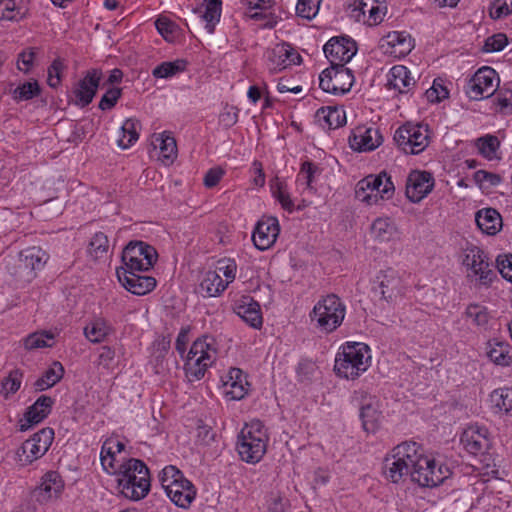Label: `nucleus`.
I'll return each instance as SVG.
<instances>
[{
  "label": "nucleus",
  "instance_id": "obj_17",
  "mask_svg": "<svg viewBox=\"0 0 512 512\" xmlns=\"http://www.w3.org/2000/svg\"><path fill=\"white\" fill-rule=\"evenodd\" d=\"M280 233L279 221L276 217L263 216L258 220L253 233L252 241L254 246L261 251L271 248Z\"/></svg>",
  "mask_w": 512,
  "mask_h": 512
},
{
  "label": "nucleus",
  "instance_id": "obj_18",
  "mask_svg": "<svg viewBox=\"0 0 512 512\" xmlns=\"http://www.w3.org/2000/svg\"><path fill=\"white\" fill-rule=\"evenodd\" d=\"M434 177L430 172L413 170L406 180V196L414 203L424 199L434 187Z\"/></svg>",
  "mask_w": 512,
  "mask_h": 512
},
{
  "label": "nucleus",
  "instance_id": "obj_45",
  "mask_svg": "<svg viewBox=\"0 0 512 512\" xmlns=\"http://www.w3.org/2000/svg\"><path fill=\"white\" fill-rule=\"evenodd\" d=\"M205 12L202 15L203 20L206 22L205 29L209 34H213L216 24L220 21L222 11L221 0H204Z\"/></svg>",
  "mask_w": 512,
  "mask_h": 512
},
{
  "label": "nucleus",
  "instance_id": "obj_38",
  "mask_svg": "<svg viewBox=\"0 0 512 512\" xmlns=\"http://www.w3.org/2000/svg\"><path fill=\"white\" fill-rule=\"evenodd\" d=\"M316 118L324 129H336L345 123L344 110L337 107H321L316 112Z\"/></svg>",
  "mask_w": 512,
  "mask_h": 512
},
{
  "label": "nucleus",
  "instance_id": "obj_27",
  "mask_svg": "<svg viewBox=\"0 0 512 512\" xmlns=\"http://www.w3.org/2000/svg\"><path fill=\"white\" fill-rule=\"evenodd\" d=\"M235 313L253 328H260L263 323L260 305L250 297H243L235 304Z\"/></svg>",
  "mask_w": 512,
  "mask_h": 512
},
{
  "label": "nucleus",
  "instance_id": "obj_1",
  "mask_svg": "<svg viewBox=\"0 0 512 512\" xmlns=\"http://www.w3.org/2000/svg\"><path fill=\"white\" fill-rule=\"evenodd\" d=\"M113 474L117 475L119 492L127 499L139 501L150 491L149 469L140 459L123 460Z\"/></svg>",
  "mask_w": 512,
  "mask_h": 512
},
{
  "label": "nucleus",
  "instance_id": "obj_2",
  "mask_svg": "<svg viewBox=\"0 0 512 512\" xmlns=\"http://www.w3.org/2000/svg\"><path fill=\"white\" fill-rule=\"evenodd\" d=\"M370 349L364 343H346L335 358L334 371L345 379L354 380L370 366Z\"/></svg>",
  "mask_w": 512,
  "mask_h": 512
},
{
  "label": "nucleus",
  "instance_id": "obj_24",
  "mask_svg": "<svg viewBox=\"0 0 512 512\" xmlns=\"http://www.w3.org/2000/svg\"><path fill=\"white\" fill-rule=\"evenodd\" d=\"M64 488L61 476L56 471H49L41 479V483L35 491L38 502L46 503L57 499Z\"/></svg>",
  "mask_w": 512,
  "mask_h": 512
},
{
  "label": "nucleus",
  "instance_id": "obj_10",
  "mask_svg": "<svg viewBox=\"0 0 512 512\" xmlns=\"http://www.w3.org/2000/svg\"><path fill=\"white\" fill-rule=\"evenodd\" d=\"M158 257L156 249L143 242L131 241L122 252L123 267L119 269H129L133 272H145L150 270Z\"/></svg>",
  "mask_w": 512,
  "mask_h": 512
},
{
  "label": "nucleus",
  "instance_id": "obj_53",
  "mask_svg": "<svg viewBox=\"0 0 512 512\" xmlns=\"http://www.w3.org/2000/svg\"><path fill=\"white\" fill-rule=\"evenodd\" d=\"M155 26L157 31L166 41L173 42L176 39L179 27L175 22L171 21L167 17L158 18L155 21Z\"/></svg>",
  "mask_w": 512,
  "mask_h": 512
},
{
  "label": "nucleus",
  "instance_id": "obj_15",
  "mask_svg": "<svg viewBox=\"0 0 512 512\" xmlns=\"http://www.w3.org/2000/svg\"><path fill=\"white\" fill-rule=\"evenodd\" d=\"M356 42L347 36L332 37L323 47L331 65L345 66L357 53Z\"/></svg>",
  "mask_w": 512,
  "mask_h": 512
},
{
  "label": "nucleus",
  "instance_id": "obj_19",
  "mask_svg": "<svg viewBox=\"0 0 512 512\" xmlns=\"http://www.w3.org/2000/svg\"><path fill=\"white\" fill-rule=\"evenodd\" d=\"M357 395L363 428L367 432H375L382 418L379 400L366 392H359Z\"/></svg>",
  "mask_w": 512,
  "mask_h": 512
},
{
  "label": "nucleus",
  "instance_id": "obj_11",
  "mask_svg": "<svg viewBox=\"0 0 512 512\" xmlns=\"http://www.w3.org/2000/svg\"><path fill=\"white\" fill-rule=\"evenodd\" d=\"M394 141L404 153L419 154L428 146V129L420 124L406 123L396 130Z\"/></svg>",
  "mask_w": 512,
  "mask_h": 512
},
{
  "label": "nucleus",
  "instance_id": "obj_7",
  "mask_svg": "<svg viewBox=\"0 0 512 512\" xmlns=\"http://www.w3.org/2000/svg\"><path fill=\"white\" fill-rule=\"evenodd\" d=\"M48 259V254L40 247H29L9 263L8 272L17 284L24 286L37 277L38 271L44 268Z\"/></svg>",
  "mask_w": 512,
  "mask_h": 512
},
{
  "label": "nucleus",
  "instance_id": "obj_9",
  "mask_svg": "<svg viewBox=\"0 0 512 512\" xmlns=\"http://www.w3.org/2000/svg\"><path fill=\"white\" fill-rule=\"evenodd\" d=\"M395 187L391 177L385 172L368 175L357 183L356 198L368 205L377 204L380 199H391Z\"/></svg>",
  "mask_w": 512,
  "mask_h": 512
},
{
  "label": "nucleus",
  "instance_id": "obj_50",
  "mask_svg": "<svg viewBox=\"0 0 512 512\" xmlns=\"http://www.w3.org/2000/svg\"><path fill=\"white\" fill-rule=\"evenodd\" d=\"M500 146V142L496 136L486 135L476 140V147L479 154L488 160L496 157V151Z\"/></svg>",
  "mask_w": 512,
  "mask_h": 512
},
{
  "label": "nucleus",
  "instance_id": "obj_20",
  "mask_svg": "<svg viewBox=\"0 0 512 512\" xmlns=\"http://www.w3.org/2000/svg\"><path fill=\"white\" fill-rule=\"evenodd\" d=\"M383 142V137L378 128L358 126L352 130L349 136L351 149L358 152L373 151Z\"/></svg>",
  "mask_w": 512,
  "mask_h": 512
},
{
  "label": "nucleus",
  "instance_id": "obj_60",
  "mask_svg": "<svg viewBox=\"0 0 512 512\" xmlns=\"http://www.w3.org/2000/svg\"><path fill=\"white\" fill-rule=\"evenodd\" d=\"M65 65L60 58L55 59L48 68L47 83L52 88H57L61 83V74Z\"/></svg>",
  "mask_w": 512,
  "mask_h": 512
},
{
  "label": "nucleus",
  "instance_id": "obj_22",
  "mask_svg": "<svg viewBox=\"0 0 512 512\" xmlns=\"http://www.w3.org/2000/svg\"><path fill=\"white\" fill-rule=\"evenodd\" d=\"M373 290L385 301L393 302L402 293L401 279L398 273L391 268L381 270L376 276Z\"/></svg>",
  "mask_w": 512,
  "mask_h": 512
},
{
  "label": "nucleus",
  "instance_id": "obj_8",
  "mask_svg": "<svg viewBox=\"0 0 512 512\" xmlns=\"http://www.w3.org/2000/svg\"><path fill=\"white\" fill-rule=\"evenodd\" d=\"M345 314L346 307L341 299L335 294H329L315 304L310 316L319 329L331 333L342 324Z\"/></svg>",
  "mask_w": 512,
  "mask_h": 512
},
{
  "label": "nucleus",
  "instance_id": "obj_41",
  "mask_svg": "<svg viewBox=\"0 0 512 512\" xmlns=\"http://www.w3.org/2000/svg\"><path fill=\"white\" fill-rule=\"evenodd\" d=\"M290 45L287 43L277 44L268 53L269 69L273 72L281 71L289 66Z\"/></svg>",
  "mask_w": 512,
  "mask_h": 512
},
{
  "label": "nucleus",
  "instance_id": "obj_4",
  "mask_svg": "<svg viewBox=\"0 0 512 512\" xmlns=\"http://www.w3.org/2000/svg\"><path fill=\"white\" fill-rule=\"evenodd\" d=\"M268 434L259 421H251L241 429L237 440L240 458L247 463H258L266 453Z\"/></svg>",
  "mask_w": 512,
  "mask_h": 512
},
{
  "label": "nucleus",
  "instance_id": "obj_31",
  "mask_svg": "<svg viewBox=\"0 0 512 512\" xmlns=\"http://www.w3.org/2000/svg\"><path fill=\"white\" fill-rule=\"evenodd\" d=\"M370 232L374 240L378 242H389L399 236L396 224L389 217L376 218L371 224Z\"/></svg>",
  "mask_w": 512,
  "mask_h": 512
},
{
  "label": "nucleus",
  "instance_id": "obj_21",
  "mask_svg": "<svg viewBox=\"0 0 512 512\" xmlns=\"http://www.w3.org/2000/svg\"><path fill=\"white\" fill-rule=\"evenodd\" d=\"M460 440L464 449L472 455L484 454L491 445L488 429L479 425L467 427Z\"/></svg>",
  "mask_w": 512,
  "mask_h": 512
},
{
  "label": "nucleus",
  "instance_id": "obj_25",
  "mask_svg": "<svg viewBox=\"0 0 512 512\" xmlns=\"http://www.w3.org/2000/svg\"><path fill=\"white\" fill-rule=\"evenodd\" d=\"M224 392L232 400H240L248 392L246 376L239 368H230L227 375L223 377Z\"/></svg>",
  "mask_w": 512,
  "mask_h": 512
},
{
  "label": "nucleus",
  "instance_id": "obj_52",
  "mask_svg": "<svg viewBox=\"0 0 512 512\" xmlns=\"http://www.w3.org/2000/svg\"><path fill=\"white\" fill-rule=\"evenodd\" d=\"M465 314L468 319L480 327L486 326L490 319L488 309L479 304H470L466 308Z\"/></svg>",
  "mask_w": 512,
  "mask_h": 512
},
{
  "label": "nucleus",
  "instance_id": "obj_35",
  "mask_svg": "<svg viewBox=\"0 0 512 512\" xmlns=\"http://www.w3.org/2000/svg\"><path fill=\"white\" fill-rule=\"evenodd\" d=\"M125 449V445L120 441L106 440L101 448L100 460L103 469L107 473H114L116 471V453H121Z\"/></svg>",
  "mask_w": 512,
  "mask_h": 512
},
{
  "label": "nucleus",
  "instance_id": "obj_16",
  "mask_svg": "<svg viewBox=\"0 0 512 512\" xmlns=\"http://www.w3.org/2000/svg\"><path fill=\"white\" fill-rule=\"evenodd\" d=\"M54 439V431L51 428H43L31 438L24 441L18 453L19 457L24 456L25 463H32L41 458L49 449Z\"/></svg>",
  "mask_w": 512,
  "mask_h": 512
},
{
  "label": "nucleus",
  "instance_id": "obj_12",
  "mask_svg": "<svg viewBox=\"0 0 512 512\" xmlns=\"http://www.w3.org/2000/svg\"><path fill=\"white\" fill-rule=\"evenodd\" d=\"M450 468L435 459L423 455L412 471V481L421 487H436L451 476Z\"/></svg>",
  "mask_w": 512,
  "mask_h": 512
},
{
  "label": "nucleus",
  "instance_id": "obj_39",
  "mask_svg": "<svg viewBox=\"0 0 512 512\" xmlns=\"http://www.w3.org/2000/svg\"><path fill=\"white\" fill-rule=\"evenodd\" d=\"M54 400L50 396L42 395L30 406L25 413V418L30 424H38L51 412Z\"/></svg>",
  "mask_w": 512,
  "mask_h": 512
},
{
  "label": "nucleus",
  "instance_id": "obj_30",
  "mask_svg": "<svg viewBox=\"0 0 512 512\" xmlns=\"http://www.w3.org/2000/svg\"><path fill=\"white\" fill-rule=\"evenodd\" d=\"M391 453L395 455L398 460L407 463L410 470H414L420 458L424 455L421 446L413 441H405L395 446Z\"/></svg>",
  "mask_w": 512,
  "mask_h": 512
},
{
  "label": "nucleus",
  "instance_id": "obj_59",
  "mask_svg": "<svg viewBox=\"0 0 512 512\" xmlns=\"http://www.w3.org/2000/svg\"><path fill=\"white\" fill-rule=\"evenodd\" d=\"M273 195L279 201L282 208L291 212L294 209V203L290 198L289 193L286 191L285 185L278 181L272 186Z\"/></svg>",
  "mask_w": 512,
  "mask_h": 512
},
{
  "label": "nucleus",
  "instance_id": "obj_5",
  "mask_svg": "<svg viewBox=\"0 0 512 512\" xmlns=\"http://www.w3.org/2000/svg\"><path fill=\"white\" fill-rule=\"evenodd\" d=\"M166 495L178 507L187 509L196 497L194 485L175 466L168 465L159 474Z\"/></svg>",
  "mask_w": 512,
  "mask_h": 512
},
{
  "label": "nucleus",
  "instance_id": "obj_34",
  "mask_svg": "<svg viewBox=\"0 0 512 512\" xmlns=\"http://www.w3.org/2000/svg\"><path fill=\"white\" fill-rule=\"evenodd\" d=\"M245 4L250 11H255L254 13H250L249 17L252 19H266L264 23V28H273L277 24V18L273 16L269 10L274 5V0H245Z\"/></svg>",
  "mask_w": 512,
  "mask_h": 512
},
{
  "label": "nucleus",
  "instance_id": "obj_58",
  "mask_svg": "<svg viewBox=\"0 0 512 512\" xmlns=\"http://www.w3.org/2000/svg\"><path fill=\"white\" fill-rule=\"evenodd\" d=\"M237 265L236 262L232 259H221L218 261L216 270L214 272H219V274L225 277L224 283H231L236 276Z\"/></svg>",
  "mask_w": 512,
  "mask_h": 512
},
{
  "label": "nucleus",
  "instance_id": "obj_14",
  "mask_svg": "<svg viewBox=\"0 0 512 512\" xmlns=\"http://www.w3.org/2000/svg\"><path fill=\"white\" fill-rule=\"evenodd\" d=\"M499 78L496 71L488 66L478 69L466 84L465 92L472 100L490 97L496 91Z\"/></svg>",
  "mask_w": 512,
  "mask_h": 512
},
{
  "label": "nucleus",
  "instance_id": "obj_51",
  "mask_svg": "<svg viewBox=\"0 0 512 512\" xmlns=\"http://www.w3.org/2000/svg\"><path fill=\"white\" fill-rule=\"evenodd\" d=\"M386 39L390 46L394 48L398 47V53L402 55L408 54L413 47L410 35L406 34L405 32H391L387 35Z\"/></svg>",
  "mask_w": 512,
  "mask_h": 512
},
{
  "label": "nucleus",
  "instance_id": "obj_29",
  "mask_svg": "<svg viewBox=\"0 0 512 512\" xmlns=\"http://www.w3.org/2000/svg\"><path fill=\"white\" fill-rule=\"evenodd\" d=\"M511 349L508 342L491 339L486 344V355L495 365L507 367L512 364Z\"/></svg>",
  "mask_w": 512,
  "mask_h": 512
},
{
  "label": "nucleus",
  "instance_id": "obj_62",
  "mask_svg": "<svg viewBox=\"0 0 512 512\" xmlns=\"http://www.w3.org/2000/svg\"><path fill=\"white\" fill-rule=\"evenodd\" d=\"M512 13V0H495L490 8V16L500 19Z\"/></svg>",
  "mask_w": 512,
  "mask_h": 512
},
{
  "label": "nucleus",
  "instance_id": "obj_61",
  "mask_svg": "<svg viewBox=\"0 0 512 512\" xmlns=\"http://www.w3.org/2000/svg\"><path fill=\"white\" fill-rule=\"evenodd\" d=\"M508 44L507 36L503 33L494 34L488 37L485 41L483 51L485 52H499L502 51Z\"/></svg>",
  "mask_w": 512,
  "mask_h": 512
},
{
  "label": "nucleus",
  "instance_id": "obj_13",
  "mask_svg": "<svg viewBox=\"0 0 512 512\" xmlns=\"http://www.w3.org/2000/svg\"><path fill=\"white\" fill-rule=\"evenodd\" d=\"M354 80L351 69L343 65H331L320 74L319 85L325 92L342 95L350 91Z\"/></svg>",
  "mask_w": 512,
  "mask_h": 512
},
{
  "label": "nucleus",
  "instance_id": "obj_57",
  "mask_svg": "<svg viewBox=\"0 0 512 512\" xmlns=\"http://www.w3.org/2000/svg\"><path fill=\"white\" fill-rule=\"evenodd\" d=\"M319 172V168L316 164L310 161H305L301 165V169L297 176V182L305 185L306 188H312V182L315 173Z\"/></svg>",
  "mask_w": 512,
  "mask_h": 512
},
{
  "label": "nucleus",
  "instance_id": "obj_46",
  "mask_svg": "<svg viewBox=\"0 0 512 512\" xmlns=\"http://www.w3.org/2000/svg\"><path fill=\"white\" fill-rule=\"evenodd\" d=\"M200 287L208 297H215L227 288V283H224L219 272L208 271L205 274Z\"/></svg>",
  "mask_w": 512,
  "mask_h": 512
},
{
  "label": "nucleus",
  "instance_id": "obj_40",
  "mask_svg": "<svg viewBox=\"0 0 512 512\" xmlns=\"http://www.w3.org/2000/svg\"><path fill=\"white\" fill-rule=\"evenodd\" d=\"M64 372L63 365L58 361H54L42 377L35 381V389L37 391H44L53 387L63 378Z\"/></svg>",
  "mask_w": 512,
  "mask_h": 512
},
{
  "label": "nucleus",
  "instance_id": "obj_28",
  "mask_svg": "<svg viewBox=\"0 0 512 512\" xmlns=\"http://www.w3.org/2000/svg\"><path fill=\"white\" fill-rule=\"evenodd\" d=\"M416 81L411 72L403 65H395L389 73L388 85L400 94H408L415 86Z\"/></svg>",
  "mask_w": 512,
  "mask_h": 512
},
{
  "label": "nucleus",
  "instance_id": "obj_63",
  "mask_svg": "<svg viewBox=\"0 0 512 512\" xmlns=\"http://www.w3.org/2000/svg\"><path fill=\"white\" fill-rule=\"evenodd\" d=\"M120 96L121 89L115 87L108 89L99 102V108L101 110H109L113 108L116 105Z\"/></svg>",
  "mask_w": 512,
  "mask_h": 512
},
{
  "label": "nucleus",
  "instance_id": "obj_3",
  "mask_svg": "<svg viewBox=\"0 0 512 512\" xmlns=\"http://www.w3.org/2000/svg\"><path fill=\"white\" fill-rule=\"evenodd\" d=\"M217 357L216 341L211 336L195 340L187 354L184 365L186 377L190 382L202 379Z\"/></svg>",
  "mask_w": 512,
  "mask_h": 512
},
{
  "label": "nucleus",
  "instance_id": "obj_47",
  "mask_svg": "<svg viewBox=\"0 0 512 512\" xmlns=\"http://www.w3.org/2000/svg\"><path fill=\"white\" fill-rule=\"evenodd\" d=\"M41 92L37 80H30L19 84L10 91L11 97L16 102L28 101L38 96Z\"/></svg>",
  "mask_w": 512,
  "mask_h": 512
},
{
  "label": "nucleus",
  "instance_id": "obj_6",
  "mask_svg": "<svg viewBox=\"0 0 512 512\" xmlns=\"http://www.w3.org/2000/svg\"><path fill=\"white\" fill-rule=\"evenodd\" d=\"M462 264L467 278L476 286H490L496 278L487 254L477 245L467 242L461 251Z\"/></svg>",
  "mask_w": 512,
  "mask_h": 512
},
{
  "label": "nucleus",
  "instance_id": "obj_36",
  "mask_svg": "<svg viewBox=\"0 0 512 512\" xmlns=\"http://www.w3.org/2000/svg\"><path fill=\"white\" fill-rule=\"evenodd\" d=\"M27 13L25 0H0V20L19 22Z\"/></svg>",
  "mask_w": 512,
  "mask_h": 512
},
{
  "label": "nucleus",
  "instance_id": "obj_33",
  "mask_svg": "<svg viewBox=\"0 0 512 512\" xmlns=\"http://www.w3.org/2000/svg\"><path fill=\"white\" fill-rule=\"evenodd\" d=\"M412 471L407 463L398 460L391 452L384 459V474L393 483H399L407 476L412 478Z\"/></svg>",
  "mask_w": 512,
  "mask_h": 512
},
{
  "label": "nucleus",
  "instance_id": "obj_55",
  "mask_svg": "<svg viewBox=\"0 0 512 512\" xmlns=\"http://www.w3.org/2000/svg\"><path fill=\"white\" fill-rule=\"evenodd\" d=\"M23 373L19 369L10 371L7 377L2 381V393L7 397L9 394L16 393L22 382Z\"/></svg>",
  "mask_w": 512,
  "mask_h": 512
},
{
  "label": "nucleus",
  "instance_id": "obj_43",
  "mask_svg": "<svg viewBox=\"0 0 512 512\" xmlns=\"http://www.w3.org/2000/svg\"><path fill=\"white\" fill-rule=\"evenodd\" d=\"M112 332L111 325L102 318L93 320L84 328L86 338L92 343H100Z\"/></svg>",
  "mask_w": 512,
  "mask_h": 512
},
{
  "label": "nucleus",
  "instance_id": "obj_56",
  "mask_svg": "<svg viewBox=\"0 0 512 512\" xmlns=\"http://www.w3.org/2000/svg\"><path fill=\"white\" fill-rule=\"evenodd\" d=\"M320 0H298L296 13L299 17L311 20L316 16Z\"/></svg>",
  "mask_w": 512,
  "mask_h": 512
},
{
  "label": "nucleus",
  "instance_id": "obj_32",
  "mask_svg": "<svg viewBox=\"0 0 512 512\" xmlns=\"http://www.w3.org/2000/svg\"><path fill=\"white\" fill-rule=\"evenodd\" d=\"M475 221L479 229L487 235H495L502 228V218L497 210L486 208L476 213Z\"/></svg>",
  "mask_w": 512,
  "mask_h": 512
},
{
  "label": "nucleus",
  "instance_id": "obj_54",
  "mask_svg": "<svg viewBox=\"0 0 512 512\" xmlns=\"http://www.w3.org/2000/svg\"><path fill=\"white\" fill-rule=\"evenodd\" d=\"M108 243V238L104 233H96L89 243L88 251L90 255L95 259L103 257L108 251Z\"/></svg>",
  "mask_w": 512,
  "mask_h": 512
},
{
  "label": "nucleus",
  "instance_id": "obj_49",
  "mask_svg": "<svg viewBox=\"0 0 512 512\" xmlns=\"http://www.w3.org/2000/svg\"><path fill=\"white\" fill-rule=\"evenodd\" d=\"M55 335L50 331H38L29 334L24 339V347L27 350H35L39 348L52 347Z\"/></svg>",
  "mask_w": 512,
  "mask_h": 512
},
{
  "label": "nucleus",
  "instance_id": "obj_48",
  "mask_svg": "<svg viewBox=\"0 0 512 512\" xmlns=\"http://www.w3.org/2000/svg\"><path fill=\"white\" fill-rule=\"evenodd\" d=\"M186 67L187 61L184 59H177L172 62H162L153 69L152 75L155 78H170L183 72Z\"/></svg>",
  "mask_w": 512,
  "mask_h": 512
},
{
  "label": "nucleus",
  "instance_id": "obj_23",
  "mask_svg": "<svg viewBox=\"0 0 512 512\" xmlns=\"http://www.w3.org/2000/svg\"><path fill=\"white\" fill-rule=\"evenodd\" d=\"M138 273L129 271V269L116 270L117 278L126 290L135 295H145L155 288L156 280L153 277L141 276Z\"/></svg>",
  "mask_w": 512,
  "mask_h": 512
},
{
  "label": "nucleus",
  "instance_id": "obj_44",
  "mask_svg": "<svg viewBox=\"0 0 512 512\" xmlns=\"http://www.w3.org/2000/svg\"><path fill=\"white\" fill-rule=\"evenodd\" d=\"M140 123L135 118L126 119L121 126V137L118 146L122 149L131 147L139 138Z\"/></svg>",
  "mask_w": 512,
  "mask_h": 512
},
{
  "label": "nucleus",
  "instance_id": "obj_37",
  "mask_svg": "<svg viewBox=\"0 0 512 512\" xmlns=\"http://www.w3.org/2000/svg\"><path fill=\"white\" fill-rule=\"evenodd\" d=\"M491 408L495 414L512 415V388L502 387L490 394Z\"/></svg>",
  "mask_w": 512,
  "mask_h": 512
},
{
  "label": "nucleus",
  "instance_id": "obj_64",
  "mask_svg": "<svg viewBox=\"0 0 512 512\" xmlns=\"http://www.w3.org/2000/svg\"><path fill=\"white\" fill-rule=\"evenodd\" d=\"M497 269L503 278L511 281L512 279V255L498 256L496 259Z\"/></svg>",
  "mask_w": 512,
  "mask_h": 512
},
{
  "label": "nucleus",
  "instance_id": "obj_26",
  "mask_svg": "<svg viewBox=\"0 0 512 512\" xmlns=\"http://www.w3.org/2000/svg\"><path fill=\"white\" fill-rule=\"evenodd\" d=\"M102 73L98 70L89 71L86 76L79 82L75 90L77 101L82 106L90 104L97 91L101 80Z\"/></svg>",
  "mask_w": 512,
  "mask_h": 512
},
{
  "label": "nucleus",
  "instance_id": "obj_42",
  "mask_svg": "<svg viewBox=\"0 0 512 512\" xmlns=\"http://www.w3.org/2000/svg\"><path fill=\"white\" fill-rule=\"evenodd\" d=\"M154 143L159 146L161 161L164 164H171L177 156V145L174 137L161 133L155 136Z\"/></svg>",
  "mask_w": 512,
  "mask_h": 512
}]
</instances>
